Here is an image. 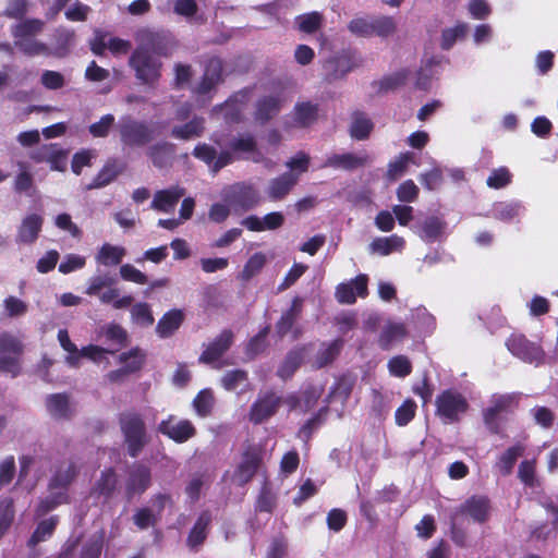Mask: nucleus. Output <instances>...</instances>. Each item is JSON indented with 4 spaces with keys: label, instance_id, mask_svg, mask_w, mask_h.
I'll return each instance as SVG.
<instances>
[{
    "label": "nucleus",
    "instance_id": "423d86ee",
    "mask_svg": "<svg viewBox=\"0 0 558 558\" xmlns=\"http://www.w3.org/2000/svg\"><path fill=\"white\" fill-rule=\"evenodd\" d=\"M58 340L62 349L69 353L65 357V361L71 367H77L81 357H88L96 363H100L105 357L104 348L98 345L90 344L78 350L77 347L71 341L65 329H60L58 331Z\"/></svg>",
    "mask_w": 558,
    "mask_h": 558
},
{
    "label": "nucleus",
    "instance_id": "bb28decb",
    "mask_svg": "<svg viewBox=\"0 0 558 558\" xmlns=\"http://www.w3.org/2000/svg\"><path fill=\"white\" fill-rule=\"evenodd\" d=\"M282 99L278 95L262 97L256 104L255 119L265 123L276 117L281 109Z\"/></svg>",
    "mask_w": 558,
    "mask_h": 558
},
{
    "label": "nucleus",
    "instance_id": "b1692460",
    "mask_svg": "<svg viewBox=\"0 0 558 558\" xmlns=\"http://www.w3.org/2000/svg\"><path fill=\"white\" fill-rule=\"evenodd\" d=\"M526 211L523 202L519 199L496 202L493 204L490 215L496 220L511 222L518 220Z\"/></svg>",
    "mask_w": 558,
    "mask_h": 558
},
{
    "label": "nucleus",
    "instance_id": "f3484780",
    "mask_svg": "<svg viewBox=\"0 0 558 558\" xmlns=\"http://www.w3.org/2000/svg\"><path fill=\"white\" fill-rule=\"evenodd\" d=\"M412 228L424 242L434 243L446 236L447 222L440 217L428 216Z\"/></svg>",
    "mask_w": 558,
    "mask_h": 558
},
{
    "label": "nucleus",
    "instance_id": "7ed1b4c3",
    "mask_svg": "<svg viewBox=\"0 0 558 558\" xmlns=\"http://www.w3.org/2000/svg\"><path fill=\"white\" fill-rule=\"evenodd\" d=\"M118 131L120 142L125 147H143L155 137L154 130L148 123L136 120L131 116L120 118Z\"/></svg>",
    "mask_w": 558,
    "mask_h": 558
},
{
    "label": "nucleus",
    "instance_id": "9b49d317",
    "mask_svg": "<svg viewBox=\"0 0 558 558\" xmlns=\"http://www.w3.org/2000/svg\"><path fill=\"white\" fill-rule=\"evenodd\" d=\"M520 399L519 393H506V395H494L490 400V405L484 410V422L487 428L498 434L500 430V424L498 415L501 412H506L511 407L517 405Z\"/></svg>",
    "mask_w": 558,
    "mask_h": 558
},
{
    "label": "nucleus",
    "instance_id": "c9c22d12",
    "mask_svg": "<svg viewBox=\"0 0 558 558\" xmlns=\"http://www.w3.org/2000/svg\"><path fill=\"white\" fill-rule=\"evenodd\" d=\"M304 360V349L295 348L289 351L281 363V365L277 369V375L287 380L293 376L296 369L301 366Z\"/></svg>",
    "mask_w": 558,
    "mask_h": 558
},
{
    "label": "nucleus",
    "instance_id": "8fccbe9b",
    "mask_svg": "<svg viewBox=\"0 0 558 558\" xmlns=\"http://www.w3.org/2000/svg\"><path fill=\"white\" fill-rule=\"evenodd\" d=\"M57 524L58 517L56 515L40 521L28 541V546L34 547L51 537Z\"/></svg>",
    "mask_w": 558,
    "mask_h": 558
},
{
    "label": "nucleus",
    "instance_id": "338daca9",
    "mask_svg": "<svg viewBox=\"0 0 558 558\" xmlns=\"http://www.w3.org/2000/svg\"><path fill=\"white\" fill-rule=\"evenodd\" d=\"M158 520V514H156L153 509L147 507L136 510L133 515L134 524L140 530H146L150 526H155Z\"/></svg>",
    "mask_w": 558,
    "mask_h": 558
},
{
    "label": "nucleus",
    "instance_id": "393cba45",
    "mask_svg": "<svg viewBox=\"0 0 558 558\" xmlns=\"http://www.w3.org/2000/svg\"><path fill=\"white\" fill-rule=\"evenodd\" d=\"M233 342V332L231 330H223L218 337L211 341L208 347L203 351L199 356L202 363H213L217 361Z\"/></svg>",
    "mask_w": 558,
    "mask_h": 558
},
{
    "label": "nucleus",
    "instance_id": "de8ad7c7",
    "mask_svg": "<svg viewBox=\"0 0 558 558\" xmlns=\"http://www.w3.org/2000/svg\"><path fill=\"white\" fill-rule=\"evenodd\" d=\"M104 336L107 341H110L117 345L116 349H104L105 354H113L120 348L125 347L128 344V332L122 326L118 324H108L107 326H105Z\"/></svg>",
    "mask_w": 558,
    "mask_h": 558
},
{
    "label": "nucleus",
    "instance_id": "3c124183",
    "mask_svg": "<svg viewBox=\"0 0 558 558\" xmlns=\"http://www.w3.org/2000/svg\"><path fill=\"white\" fill-rule=\"evenodd\" d=\"M295 24L301 32L313 34L322 27L323 15L317 11L304 13L295 17Z\"/></svg>",
    "mask_w": 558,
    "mask_h": 558
},
{
    "label": "nucleus",
    "instance_id": "f704fd0d",
    "mask_svg": "<svg viewBox=\"0 0 558 558\" xmlns=\"http://www.w3.org/2000/svg\"><path fill=\"white\" fill-rule=\"evenodd\" d=\"M525 447L518 442L501 453L496 462V468L504 476L511 474L517 460L523 454Z\"/></svg>",
    "mask_w": 558,
    "mask_h": 558
},
{
    "label": "nucleus",
    "instance_id": "37998d69",
    "mask_svg": "<svg viewBox=\"0 0 558 558\" xmlns=\"http://www.w3.org/2000/svg\"><path fill=\"white\" fill-rule=\"evenodd\" d=\"M68 501L69 495L65 490H49V495L39 501L35 510V515L37 518L44 517L58 506L66 504Z\"/></svg>",
    "mask_w": 558,
    "mask_h": 558
},
{
    "label": "nucleus",
    "instance_id": "6ab92c4d",
    "mask_svg": "<svg viewBox=\"0 0 558 558\" xmlns=\"http://www.w3.org/2000/svg\"><path fill=\"white\" fill-rule=\"evenodd\" d=\"M78 473L77 465L71 460H64L56 465L49 481V490H65L72 484Z\"/></svg>",
    "mask_w": 558,
    "mask_h": 558
},
{
    "label": "nucleus",
    "instance_id": "39448f33",
    "mask_svg": "<svg viewBox=\"0 0 558 558\" xmlns=\"http://www.w3.org/2000/svg\"><path fill=\"white\" fill-rule=\"evenodd\" d=\"M492 513V504L488 497L482 495H473L462 502L454 511L453 521L460 518L471 519L477 524L486 523Z\"/></svg>",
    "mask_w": 558,
    "mask_h": 558
},
{
    "label": "nucleus",
    "instance_id": "6e6552de",
    "mask_svg": "<svg viewBox=\"0 0 558 558\" xmlns=\"http://www.w3.org/2000/svg\"><path fill=\"white\" fill-rule=\"evenodd\" d=\"M117 278L109 272H97L87 280L84 291L89 296H97L101 304H109L119 296V289L113 288Z\"/></svg>",
    "mask_w": 558,
    "mask_h": 558
},
{
    "label": "nucleus",
    "instance_id": "bf43d9fd",
    "mask_svg": "<svg viewBox=\"0 0 558 558\" xmlns=\"http://www.w3.org/2000/svg\"><path fill=\"white\" fill-rule=\"evenodd\" d=\"M132 320L142 327H148L154 324V316L150 310L149 304L147 303H136L131 308Z\"/></svg>",
    "mask_w": 558,
    "mask_h": 558
},
{
    "label": "nucleus",
    "instance_id": "a878e982",
    "mask_svg": "<svg viewBox=\"0 0 558 558\" xmlns=\"http://www.w3.org/2000/svg\"><path fill=\"white\" fill-rule=\"evenodd\" d=\"M118 487V475L112 468H108L100 473L99 478L92 488V496L110 499Z\"/></svg>",
    "mask_w": 558,
    "mask_h": 558
},
{
    "label": "nucleus",
    "instance_id": "cd10ccee",
    "mask_svg": "<svg viewBox=\"0 0 558 558\" xmlns=\"http://www.w3.org/2000/svg\"><path fill=\"white\" fill-rule=\"evenodd\" d=\"M205 131V119L195 116L185 124L174 125L171 130V136L177 140L190 141L203 135Z\"/></svg>",
    "mask_w": 558,
    "mask_h": 558
},
{
    "label": "nucleus",
    "instance_id": "a19ab883",
    "mask_svg": "<svg viewBox=\"0 0 558 558\" xmlns=\"http://www.w3.org/2000/svg\"><path fill=\"white\" fill-rule=\"evenodd\" d=\"M45 23L38 19H26L11 27V34L16 39L35 38L44 29Z\"/></svg>",
    "mask_w": 558,
    "mask_h": 558
},
{
    "label": "nucleus",
    "instance_id": "20e7f679",
    "mask_svg": "<svg viewBox=\"0 0 558 558\" xmlns=\"http://www.w3.org/2000/svg\"><path fill=\"white\" fill-rule=\"evenodd\" d=\"M436 414L446 424L458 422L468 411L466 398L453 389L444 390L436 398Z\"/></svg>",
    "mask_w": 558,
    "mask_h": 558
},
{
    "label": "nucleus",
    "instance_id": "f03ea898",
    "mask_svg": "<svg viewBox=\"0 0 558 558\" xmlns=\"http://www.w3.org/2000/svg\"><path fill=\"white\" fill-rule=\"evenodd\" d=\"M119 425L128 454L137 458L150 440L144 417L133 410L123 411L119 414Z\"/></svg>",
    "mask_w": 558,
    "mask_h": 558
},
{
    "label": "nucleus",
    "instance_id": "ddd939ff",
    "mask_svg": "<svg viewBox=\"0 0 558 558\" xmlns=\"http://www.w3.org/2000/svg\"><path fill=\"white\" fill-rule=\"evenodd\" d=\"M260 462V450L257 447H248L232 474V482L238 486L246 485L254 477Z\"/></svg>",
    "mask_w": 558,
    "mask_h": 558
},
{
    "label": "nucleus",
    "instance_id": "c03bdc74",
    "mask_svg": "<svg viewBox=\"0 0 558 558\" xmlns=\"http://www.w3.org/2000/svg\"><path fill=\"white\" fill-rule=\"evenodd\" d=\"M125 255V248L122 246L105 243L96 255V260L104 266L119 265Z\"/></svg>",
    "mask_w": 558,
    "mask_h": 558
},
{
    "label": "nucleus",
    "instance_id": "f257e3e1",
    "mask_svg": "<svg viewBox=\"0 0 558 558\" xmlns=\"http://www.w3.org/2000/svg\"><path fill=\"white\" fill-rule=\"evenodd\" d=\"M140 45L132 52L129 64L135 72V77L149 87H155L161 75V61L154 56L159 53V35L150 31H143L138 35Z\"/></svg>",
    "mask_w": 558,
    "mask_h": 558
},
{
    "label": "nucleus",
    "instance_id": "dca6fc26",
    "mask_svg": "<svg viewBox=\"0 0 558 558\" xmlns=\"http://www.w3.org/2000/svg\"><path fill=\"white\" fill-rule=\"evenodd\" d=\"M369 161V155L365 151L331 154L327 156L323 167L335 170L352 171L364 167Z\"/></svg>",
    "mask_w": 558,
    "mask_h": 558
},
{
    "label": "nucleus",
    "instance_id": "1a4fd4ad",
    "mask_svg": "<svg viewBox=\"0 0 558 558\" xmlns=\"http://www.w3.org/2000/svg\"><path fill=\"white\" fill-rule=\"evenodd\" d=\"M226 199L232 208L247 211L260 203V195L253 184L241 182L229 189Z\"/></svg>",
    "mask_w": 558,
    "mask_h": 558
},
{
    "label": "nucleus",
    "instance_id": "774afa93",
    "mask_svg": "<svg viewBox=\"0 0 558 558\" xmlns=\"http://www.w3.org/2000/svg\"><path fill=\"white\" fill-rule=\"evenodd\" d=\"M23 351L22 342L13 335L3 332L0 335V354L17 355Z\"/></svg>",
    "mask_w": 558,
    "mask_h": 558
},
{
    "label": "nucleus",
    "instance_id": "4be33fe9",
    "mask_svg": "<svg viewBox=\"0 0 558 558\" xmlns=\"http://www.w3.org/2000/svg\"><path fill=\"white\" fill-rule=\"evenodd\" d=\"M367 294V276L359 275L348 283H340L336 290V298L342 304H352L356 296Z\"/></svg>",
    "mask_w": 558,
    "mask_h": 558
},
{
    "label": "nucleus",
    "instance_id": "4468645a",
    "mask_svg": "<svg viewBox=\"0 0 558 558\" xmlns=\"http://www.w3.org/2000/svg\"><path fill=\"white\" fill-rule=\"evenodd\" d=\"M250 100V90L243 89L230 96L225 104L214 108V112H223V119L228 124L240 123Z\"/></svg>",
    "mask_w": 558,
    "mask_h": 558
},
{
    "label": "nucleus",
    "instance_id": "e2e57ef3",
    "mask_svg": "<svg viewBox=\"0 0 558 558\" xmlns=\"http://www.w3.org/2000/svg\"><path fill=\"white\" fill-rule=\"evenodd\" d=\"M266 260L267 258L264 253L257 252L253 254L244 265V268L241 272V278L245 281L252 279L263 269Z\"/></svg>",
    "mask_w": 558,
    "mask_h": 558
},
{
    "label": "nucleus",
    "instance_id": "473e14b6",
    "mask_svg": "<svg viewBox=\"0 0 558 558\" xmlns=\"http://www.w3.org/2000/svg\"><path fill=\"white\" fill-rule=\"evenodd\" d=\"M405 246L403 238L392 234L390 236L376 238L369 244L373 253H378L381 256H387L393 252H401Z\"/></svg>",
    "mask_w": 558,
    "mask_h": 558
},
{
    "label": "nucleus",
    "instance_id": "6e6d98bb",
    "mask_svg": "<svg viewBox=\"0 0 558 558\" xmlns=\"http://www.w3.org/2000/svg\"><path fill=\"white\" fill-rule=\"evenodd\" d=\"M389 374L395 377L403 378L411 374L412 363L405 355L392 356L387 364Z\"/></svg>",
    "mask_w": 558,
    "mask_h": 558
},
{
    "label": "nucleus",
    "instance_id": "72a5a7b5",
    "mask_svg": "<svg viewBox=\"0 0 558 558\" xmlns=\"http://www.w3.org/2000/svg\"><path fill=\"white\" fill-rule=\"evenodd\" d=\"M48 413L54 418H69L72 414L69 397L65 393H53L46 398Z\"/></svg>",
    "mask_w": 558,
    "mask_h": 558
},
{
    "label": "nucleus",
    "instance_id": "7c9ffc66",
    "mask_svg": "<svg viewBox=\"0 0 558 558\" xmlns=\"http://www.w3.org/2000/svg\"><path fill=\"white\" fill-rule=\"evenodd\" d=\"M355 66L351 57L348 54L335 56L327 60L325 70L330 80H339L344 77Z\"/></svg>",
    "mask_w": 558,
    "mask_h": 558
},
{
    "label": "nucleus",
    "instance_id": "0e129e2a",
    "mask_svg": "<svg viewBox=\"0 0 558 558\" xmlns=\"http://www.w3.org/2000/svg\"><path fill=\"white\" fill-rule=\"evenodd\" d=\"M116 123V118L111 113L102 116L99 121L92 123L88 131L93 137H107Z\"/></svg>",
    "mask_w": 558,
    "mask_h": 558
},
{
    "label": "nucleus",
    "instance_id": "aec40b11",
    "mask_svg": "<svg viewBox=\"0 0 558 558\" xmlns=\"http://www.w3.org/2000/svg\"><path fill=\"white\" fill-rule=\"evenodd\" d=\"M298 180V174L290 171L271 179L265 190L267 198L272 202L283 199L296 185Z\"/></svg>",
    "mask_w": 558,
    "mask_h": 558
},
{
    "label": "nucleus",
    "instance_id": "2f4dec72",
    "mask_svg": "<svg viewBox=\"0 0 558 558\" xmlns=\"http://www.w3.org/2000/svg\"><path fill=\"white\" fill-rule=\"evenodd\" d=\"M147 154L156 168L163 169L172 162L174 145L167 142L156 143L148 148Z\"/></svg>",
    "mask_w": 558,
    "mask_h": 558
},
{
    "label": "nucleus",
    "instance_id": "4c0bfd02",
    "mask_svg": "<svg viewBox=\"0 0 558 558\" xmlns=\"http://www.w3.org/2000/svg\"><path fill=\"white\" fill-rule=\"evenodd\" d=\"M210 522H211V514L209 511H203L198 515V518L187 537V545L192 549H194L197 546H199L201 544H203V542L206 539L208 526H209Z\"/></svg>",
    "mask_w": 558,
    "mask_h": 558
},
{
    "label": "nucleus",
    "instance_id": "13d9d810",
    "mask_svg": "<svg viewBox=\"0 0 558 558\" xmlns=\"http://www.w3.org/2000/svg\"><path fill=\"white\" fill-rule=\"evenodd\" d=\"M214 402L213 391L210 389H203L193 400V407L199 416L205 417L210 414Z\"/></svg>",
    "mask_w": 558,
    "mask_h": 558
},
{
    "label": "nucleus",
    "instance_id": "a211bd4d",
    "mask_svg": "<svg viewBox=\"0 0 558 558\" xmlns=\"http://www.w3.org/2000/svg\"><path fill=\"white\" fill-rule=\"evenodd\" d=\"M44 223L43 216L38 214L26 215L17 227L15 242L17 244L31 245L39 236Z\"/></svg>",
    "mask_w": 558,
    "mask_h": 558
},
{
    "label": "nucleus",
    "instance_id": "a18cd8bd",
    "mask_svg": "<svg viewBox=\"0 0 558 558\" xmlns=\"http://www.w3.org/2000/svg\"><path fill=\"white\" fill-rule=\"evenodd\" d=\"M146 354L140 348H132L119 355V362L129 374L140 371L145 363Z\"/></svg>",
    "mask_w": 558,
    "mask_h": 558
},
{
    "label": "nucleus",
    "instance_id": "0eeeda50",
    "mask_svg": "<svg viewBox=\"0 0 558 558\" xmlns=\"http://www.w3.org/2000/svg\"><path fill=\"white\" fill-rule=\"evenodd\" d=\"M506 347L512 355L525 363L538 365L544 360V351L541 345L530 341L523 335H511L506 342Z\"/></svg>",
    "mask_w": 558,
    "mask_h": 558
},
{
    "label": "nucleus",
    "instance_id": "ea45409f",
    "mask_svg": "<svg viewBox=\"0 0 558 558\" xmlns=\"http://www.w3.org/2000/svg\"><path fill=\"white\" fill-rule=\"evenodd\" d=\"M54 47L50 48V56L65 57L74 44L75 33L72 29L59 27L54 31Z\"/></svg>",
    "mask_w": 558,
    "mask_h": 558
},
{
    "label": "nucleus",
    "instance_id": "9d476101",
    "mask_svg": "<svg viewBox=\"0 0 558 558\" xmlns=\"http://www.w3.org/2000/svg\"><path fill=\"white\" fill-rule=\"evenodd\" d=\"M282 403V398L274 391L260 393L252 403L248 420L253 424H262L274 416Z\"/></svg>",
    "mask_w": 558,
    "mask_h": 558
},
{
    "label": "nucleus",
    "instance_id": "f8f14e48",
    "mask_svg": "<svg viewBox=\"0 0 558 558\" xmlns=\"http://www.w3.org/2000/svg\"><path fill=\"white\" fill-rule=\"evenodd\" d=\"M151 485V471L143 463H134L124 483V494L128 500L136 495H142Z\"/></svg>",
    "mask_w": 558,
    "mask_h": 558
},
{
    "label": "nucleus",
    "instance_id": "c85d7f7f",
    "mask_svg": "<svg viewBox=\"0 0 558 558\" xmlns=\"http://www.w3.org/2000/svg\"><path fill=\"white\" fill-rule=\"evenodd\" d=\"M407 336L408 330L403 323H388L380 331L378 344L383 350H389L393 343L401 341Z\"/></svg>",
    "mask_w": 558,
    "mask_h": 558
},
{
    "label": "nucleus",
    "instance_id": "864d4df0",
    "mask_svg": "<svg viewBox=\"0 0 558 558\" xmlns=\"http://www.w3.org/2000/svg\"><path fill=\"white\" fill-rule=\"evenodd\" d=\"M318 108L310 101L301 102L295 106V121L302 126L312 124L317 118Z\"/></svg>",
    "mask_w": 558,
    "mask_h": 558
},
{
    "label": "nucleus",
    "instance_id": "052dcab7",
    "mask_svg": "<svg viewBox=\"0 0 558 558\" xmlns=\"http://www.w3.org/2000/svg\"><path fill=\"white\" fill-rule=\"evenodd\" d=\"M409 74V70L404 69L396 73H392L388 76H385L383 80L374 83V85L378 86V89L380 92L393 90L405 83Z\"/></svg>",
    "mask_w": 558,
    "mask_h": 558
},
{
    "label": "nucleus",
    "instance_id": "4d7b16f0",
    "mask_svg": "<svg viewBox=\"0 0 558 558\" xmlns=\"http://www.w3.org/2000/svg\"><path fill=\"white\" fill-rule=\"evenodd\" d=\"M468 28L466 23H459L453 27L445 28L441 34V48L449 50L458 39L466 35Z\"/></svg>",
    "mask_w": 558,
    "mask_h": 558
},
{
    "label": "nucleus",
    "instance_id": "603ef678",
    "mask_svg": "<svg viewBox=\"0 0 558 558\" xmlns=\"http://www.w3.org/2000/svg\"><path fill=\"white\" fill-rule=\"evenodd\" d=\"M120 170L116 163H107L86 186L87 190L100 189L111 183L119 174Z\"/></svg>",
    "mask_w": 558,
    "mask_h": 558
},
{
    "label": "nucleus",
    "instance_id": "09e8293b",
    "mask_svg": "<svg viewBox=\"0 0 558 558\" xmlns=\"http://www.w3.org/2000/svg\"><path fill=\"white\" fill-rule=\"evenodd\" d=\"M14 46L28 57L50 56V48L35 38H22L14 40Z\"/></svg>",
    "mask_w": 558,
    "mask_h": 558
},
{
    "label": "nucleus",
    "instance_id": "5701e85b",
    "mask_svg": "<svg viewBox=\"0 0 558 558\" xmlns=\"http://www.w3.org/2000/svg\"><path fill=\"white\" fill-rule=\"evenodd\" d=\"M284 223V216L280 211H272L264 217L255 215L247 216L241 221V225L250 231L263 232L281 228Z\"/></svg>",
    "mask_w": 558,
    "mask_h": 558
},
{
    "label": "nucleus",
    "instance_id": "2eb2a0df",
    "mask_svg": "<svg viewBox=\"0 0 558 558\" xmlns=\"http://www.w3.org/2000/svg\"><path fill=\"white\" fill-rule=\"evenodd\" d=\"M158 432L175 442H185L195 435L194 425L187 420L175 421L172 415L161 421L157 427Z\"/></svg>",
    "mask_w": 558,
    "mask_h": 558
},
{
    "label": "nucleus",
    "instance_id": "c756f323",
    "mask_svg": "<svg viewBox=\"0 0 558 558\" xmlns=\"http://www.w3.org/2000/svg\"><path fill=\"white\" fill-rule=\"evenodd\" d=\"M302 304L303 300L300 296H295L292 300L290 308L282 313L280 319L276 325L277 333L280 337L286 336L289 331L292 330L295 322L299 319L301 315Z\"/></svg>",
    "mask_w": 558,
    "mask_h": 558
},
{
    "label": "nucleus",
    "instance_id": "58836bf2",
    "mask_svg": "<svg viewBox=\"0 0 558 558\" xmlns=\"http://www.w3.org/2000/svg\"><path fill=\"white\" fill-rule=\"evenodd\" d=\"M182 322V311L171 310L159 319L156 326V332L160 338H168L180 328Z\"/></svg>",
    "mask_w": 558,
    "mask_h": 558
},
{
    "label": "nucleus",
    "instance_id": "680f3d73",
    "mask_svg": "<svg viewBox=\"0 0 558 558\" xmlns=\"http://www.w3.org/2000/svg\"><path fill=\"white\" fill-rule=\"evenodd\" d=\"M221 386L228 390L233 391L248 381L247 373L243 369H232L227 372L221 377Z\"/></svg>",
    "mask_w": 558,
    "mask_h": 558
},
{
    "label": "nucleus",
    "instance_id": "69168bd1",
    "mask_svg": "<svg viewBox=\"0 0 558 558\" xmlns=\"http://www.w3.org/2000/svg\"><path fill=\"white\" fill-rule=\"evenodd\" d=\"M229 148L233 154L252 153L256 149V142L251 134H241L232 138Z\"/></svg>",
    "mask_w": 558,
    "mask_h": 558
},
{
    "label": "nucleus",
    "instance_id": "e433bc0d",
    "mask_svg": "<svg viewBox=\"0 0 558 558\" xmlns=\"http://www.w3.org/2000/svg\"><path fill=\"white\" fill-rule=\"evenodd\" d=\"M343 339H336L328 343H323L316 353L314 365L323 368L333 362L343 348Z\"/></svg>",
    "mask_w": 558,
    "mask_h": 558
},
{
    "label": "nucleus",
    "instance_id": "412c9836",
    "mask_svg": "<svg viewBox=\"0 0 558 558\" xmlns=\"http://www.w3.org/2000/svg\"><path fill=\"white\" fill-rule=\"evenodd\" d=\"M185 194V189L179 185H172L168 189L157 191L154 195L150 208L170 214L174 210L180 198Z\"/></svg>",
    "mask_w": 558,
    "mask_h": 558
},
{
    "label": "nucleus",
    "instance_id": "5fc2aeb1",
    "mask_svg": "<svg viewBox=\"0 0 558 558\" xmlns=\"http://www.w3.org/2000/svg\"><path fill=\"white\" fill-rule=\"evenodd\" d=\"M328 411L327 405L322 408L313 417L307 420L299 429L298 432V438L304 441L305 444L308 442L312 435L322 425V415L326 414Z\"/></svg>",
    "mask_w": 558,
    "mask_h": 558
},
{
    "label": "nucleus",
    "instance_id": "49530a36",
    "mask_svg": "<svg viewBox=\"0 0 558 558\" xmlns=\"http://www.w3.org/2000/svg\"><path fill=\"white\" fill-rule=\"evenodd\" d=\"M411 320L420 333L430 335L436 328L435 317L425 308L417 307L411 312Z\"/></svg>",
    "mask_w": 558,
    "mask_h": 558
},
{
    "label": "nucleus",
    "instance_id": "79ce46f5",
    "mask_svg": "<svg viewBox=\"0 0 558 558\" xmlns=\"http://www.w3.org/2000/svg\"><path fill=\"white\" fill-rule=\"evenodd\" d=\"M374 129V123L366 113L356 111L352 114L350 135L357 141L366 140Z\"/></svg>",
    "mask_w": 558,
    "mask_h": 558
}]
</instances>
